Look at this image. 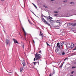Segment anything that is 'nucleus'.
Here are the masks:
<instances>
[{
  "mask_svg": "<svg viewBox=\"0 0 76 76\" xmlns=\"http://www.w3.org/2000/svg\"><path fill=\"white\" fill-rule=\"evenodd\" d=\"M41 55L38 54V53H36L35 55V58L36 60H39L41 58Z\"/></svg>",
  "mask_w": 76,
  "mask_h": 76,
  "instance_id": "nucleus-1",
  "label": "nucleus"
},
{
  "mask_svg": "<svg viewBox=\"0 0 76 76\" xmlns=\"http://www.w3.org/2000/svg\"><path fill=\"white\" fill-rule=\"evenodd\" d=\"M57 48H56V50H55V51L56 53H57L58 52V51H59V49L58 48H60V43L58 42L57 44V46H56Z\"/></svg>",
  "mask_w": 76,
  "mask_h": 76,
  "instance_id": "nucleus-2",
  "label": "nucleus"
},
{
  "mask_svg": "<svg viewBox=\"0 0 76 76\" xmlns=\"http://www.w3.org/2000/svg\"><path fill=\"white\" fill-rule=\"evenodd\" d=\"M42 21L45 23L46 24H47V25L48 26H51V25L50 24L48 23L47 22L45 19H44V18H42Z\"/></svg>",
  "mask_w": 76,
  "mask_h": 76,
  "instance_id": "nucleus-3",
  "label": "nucleus"
},
{
  "mask_svg": "<svg viewBox=\"0 0 76 76\" xmlns=\"http://www.w3.org/2000/svg\"><path fill=\"white\" fill-rule=\"evenodd\" d=\"M49 19L50 20H49V22H50V24H51V25H53V23L54 22V21L52 20H51L50 18H49Z\"/></svg>",
  "mask_w": 76,
  "mask_h": 76,
  "instance_id": "nucleus-4",
  "label": "nucleus"
},
{
  "mask_svg": "<svg viewBox=\"0 0 76 76\" xmlns=\"http://www.w3.org/2000/svg\"><path fill=\"white\" fill-rule=\"evenodd\" d=\"M22 29L23 31V32L24 33L25 38H26V31H25V29H24V28H23V27H22Z\"/></svg>",
  "mask_w": 76,
  "mask_h": 76,
  "instance_id": "nucleus-5",
  "label": "nucleus"
},
{
  "mask_svg": "<svg viewBox=\"0 0 76 76\" xmlns=\"http://www.w3.org/2000/svg\"><path fill=\"white\" fill-rule=\"evenodd\" d=\"M69 25H72V26H76V23H69Z\"/></svg>",
  "mask_w": 76,
  "mask_h": 76,
  "instance_id": "nucleus-6",
  "label": "nucleus"
},
{
  "mask_svg": "<svg viewBox=\"0 0 76 76\" xmlns=\"http://www.w3.org/2000/svg\"><path fill=\"white\" fill-rule=\"evenodd\" d=\"M13 41H14V43L15 44H19L18 42V41L15 39H13Z\"/></svg>",
  "mask_w": 76,
  "mask_h": 76,
  "instance_id": "nucleus-7",
  "label": "nucleus"
},
{
  "mask_svg": "<svg viewBox=\"0 0 76 76\" xmlns=\"http://www.w3.org/2000/svg\"><path fill=\"white\" fill-rule=\"evenodd\" d=\"M70 47L71 48H73L74 47V44H73V43H71Z\"/></svg>",
  "mask_w": 76,
  "mask_h": 76,
  "instance_id": "nucleus-8",
  "label": "nucleus"
},
{
  "mask_svg": "<svg viewBox=\"0 0 76 76\" xmlns=\"http://www.w3.org/2000/svg\"><path fill=\"white\" fill-rule=\"evenodd\" d=\"M6 43L7 44V45L8 44H9V41H10L9 40H8V39H6Z\"/></svg>",
  "mask_w": 76,
  "mask_h": 76,
  "instance_id": "nucleus-9",
  "label": "nucleus"
},
{
  "mask_svg": "<svg viewBox=\"0 0 76 76\" xmlns=\"http://www.w3.org/2000/svg\"><path fill=\"white\" fill-rule=\"evenodd\" d=\"M21 44L22 46L23 47V48H24V44H23V42H21Z\"/></svg>",
  "mask_w": 76,
  "mask_h": 76,
  "instance_id": "nucleus-10",
  "label": "nucleus"
},
{
  "mask_svg": "<svg viewBox=\"0 0 76 76\" xmlns=\"http://www.w3.org/2000/svg\"><path fill=\"white\" fill-rule=\"evenodd\" d=\"M22 64L24 67V66H26V64H25V63L24 62H22Z\"/></svg>",
  "mask_w": 76,
  "mask_h": 76,
  "instance_id": "nucleus-11",
  "label": "nucleus"
},
{
  "mask_svg": "<svg viewBox=\"0 0 76 76\" xmlns=\"http://www.w3.org/2000/svg\"><path fill=\"white\" fill-rule=\"evenodd\" d=\"M56 23H60V20H58L56 21Z\"/></svg>",
  "mask_w": 76,
  "mask_h": 76,
  "instance_id": "nucleus-12",
  "label": "nucleus"
},
{
  "mask_svg": "<svg viewBox=\"0 0 76 76\" xmlns=\"http://www.w3.org/2000/svg\"><path fill=\"white\" fill-rule=\"evenodd\" d=\"M20 72H22V71L23 70V68L21 67L20 69Z\"/></svg>",
  "mask_w": 76,
  "mask_h": 76,
  "instance_id": "nucleus-13",
  "label": "nucleus"
},
{
  "mask_svg": "<svg viewBox=\"0 0 76 76\" xmlns=\"http://www.w3.org/2000/svg\"><path fill=\"white\" fill-rule=\"evenodd\" d=\"M63 64H62L61 65V66H59V68H62V67H63Z\"/></svg>",
  "mask_w": 76,
  "mask_h": 76,
  "instance_id": "nucleus-14",
  "label": "nucleus"
},
{
  "mask_svg": "<svg viewBox=\"0 0 76 76\" xmlns=\"http://www.w3.org/2000/svg\"><path fill=\"white\" fill-rule=\"evenodd\" d=\"M60 26L57 25V26H54V28H58Z\"/></svg>",
  "mask_w": 76,
  "mask_h": 76,
  "instance_id": "nucleus-15",
  "label": "nucleus"
},
{
  "mask_svg": "<svg viewBox=\"0 0 76 76\" xmlns=\"http://www.w3.org/2000/svg\"><path fill=\"white\" fill-rule=\"evenodd\" d=\"M58 54H60V55H61V54H62V52L61 51L59 52H58Z\"/></svg>",
  "mask_w": 76,
  "mask_h": 76,
  "instance_id": "nucleus-16",
  "label": "nucleus"
},
{
  "mask_svg": "<svg viewBox=\"0 0 76 76\" xmlns=\"http://www.w3.org/2000/svg\"><path fill=\"white\" fill-rule=\"evenodd\" d=\"M59 49H60V50H62V49H63V46H61Z\"/></svg>",
  "mask_w": 76,
  "mask_h": 76,
  "instance_id": "nucleus-17",
  "label": "nucleus"
},
{
  "mask_svg": "<svg viewBox=\"0 0 76 76\" xmlns=\"http://www.w3.org/2000/svg\"><path fill=\"white\" fill-rule=\"evenodd\" d=\"M62 55H64V54H65V53L63 51L62 52Z\"/></svg>",
  "mask_w": 76,
  "mask_h": 76,
  "instance_id": "nucleus-18",
  "label": "nucleus"
},
{
  "mask_svg": "<svg viewBox=\"0 0 76 76\" xmlns=\"http://www.w3.org/2000/svg\"><path fill=\"white\" fill-rule=\"evenodd\" d=\"M72 69H75V68H76V66H73L72 67Z\"/></svg>",
  "mask_w": 76,
  "mask_h": 76,
  "instance_id": "nucleus-19",
  "label": "nucleus"
},
{
  "mask_svg": "<svg viewBox=\"0 0 76 76\" xmlns=\"http://www.w3.org/2000/svg\"><path fill=\"white\" fill-rule=\"evenodd\" d=\"M63 44H64V43H63V42L61 43V46H63Z\"/></svg>",
  "mask_w": 76,
  "mask_h": 76,
  "instance_id": "nucleus-20",
  "label": "nucleus"
},
{
  "mask_svg": "<svg viewBox=\"0 0 76 76\" xmlns=\"http://www.w3.org/2000/svg\"><path fill=\"white\" fill-rule=\"evenodd\" d=\"M53 76V74H52V73H50L49 75V76Z\"/></svg>",
  "mask_w": 76,
  "mask_h": 76,
  "instance_id": "nucleus-21",
  "label": "nucleus"
},
{
  "mask_svg": "<svg viewBox=\"0 0 76 76\" xmlns=\"http://www.w3.org/2000/svg\"><path fill=\"white\" fill-rule=\"evenodd\" d=\"M40 35H42V31H40Z\"/></svg>",
  "mask_w": 76,
  "mask_h": 76,
  "instance_id": "nucleus-22",
  "label": "nucleus"
},
{
  "mask_svg": "<svg viewBox=\"0 0 76 76\" xmlns=\"http://www.w3.org/2000/svg\"><path fill=\"white\" fill-rule=\"evenodd\" d=\"M53 74H54V73H55V70H53Z\"/></svg>",
  "mask_w": 76,
  "mask_h": 76,
  "instance_id": "nucleus-23",
  "label": "nucleus"
},
{
  "mask_svg": "<svg viewBox=\"0 0 76 76\" xmlns=\"http://www.w3.org/2000/svg\"><path fill=\"white\" fill-rule=\"evenodd\" d=\"M54 13H58V12L57 11H54Z\"/></svg>",
  "mask_w": 76,
  "mask_h": 76,
  "instance_id": "nucleus-24",
  "label": "nucleus"
},
{
  "mask_svg": "<svg viewBox=\"0 0 76 76\" xmlns=\"http://www.w3.org/2000/svg\"><path fill=\"white\" fill-rule=\"evenodd\" d=\"M68 60V58H66L64 59V61H65L66 60Z\"/></svg>",
  "mask_w": 76,
  "mask_h": 76,
  "instance_id": "nucleus-25",
  "label": "nucleus"
},
{
  "mask_svg": "<svg viewBox=\"0 0 76 76\" xmlns=\"http://www.w3.org/2000/svg\"><path fill=\"white\" fill-rule=\"evenodd\" d=\"M46 44L47 45H49V46H50V45H49V44H48V43L47 42H46Z\"/></svg>",
  "mask_w": 76,
  "mask_h": 76,
  "instance_id": "nucleus-26",
  "label": "nucleus"
},
{
  "mask_svg": "<svg viewBox=\"0 0 76 76\" xmlns=\"http://www.w3.org/2000/svg\"><path fill=\"white\" fill-rule=\"evenodd\" d=\"M49 17L50 18L49 19H53V18L51 17H50V16H49Z\"/></svg>",
  "mask_w": 76,
  "mask_h": 76,
  "instance_id": "nucleus-27",
  "label": "nucleus"
},
{
  "mask_svg": "<svg viewBox=\"0 0 76 76\" xmlns=\"http://www.w3.org/2000/svg\"><path fill=\"white\" fill-rule=\"evenodd\" d=\"M44 7H45V8H47V6H46L44 5Z\"/></svg>",
  "mask_w": 76,
  "mask_h": 76,
  "instance_id": "nucleus-28",
  "label": "nucleus"
},
{
  "mask_svg": "<svg viewBox=\"0 0 76 76\" xmlns=\"http://www.w3.org/2000/svg\"><path fill=\"white\" fill-rule=\"evenodd\" d=\"M28 21L31 24L32 23H31V21H29V20L28 19Z\"/></svg>",
  "mask_w": 76,
  "mask_h": 76,
  "instance_id": "nucleus-29",
  "label": "nucleus"
},
{
  "mask_svg": "<svg viewBox=\"0 0 76 76\" xmlns=\"http://www.w3.org/2000/svg\"><path fill=\"white\" fill-rule=\"evenodd\" d=\"M34 7H35V8H36V9H37V6H36V5H35V6H34Z\"/></svg>",
  "mask_w": 76,
  "mask_h": 76,
  "instance_id": "nucleus-30",
  "label": "nucleus"
},
{
  "mask_svg": "<svg viewBox=\"0 0 76 76\" xmlns=\"http://www.w3.org/2000/svg\"><path fill=\"white\" fill-rule=\"evenodd\" d=\"M76 50V47H75V48L73 49V50Z\"/></svg>",
  "mask_w": 76,
  "mask_h": 76,
  "instance_id": "nucleus-31",
  "label": "nucleus"
},
{
  "mask_svg": "<svg viewBox=\"0 0 76 76\" xmlns=\"http://www.w3.org/2000/svg\"><path fill=\"white\" fill-rule=\"evenodd\" d=\"M65 34V33L64 32L62 33V35H64V34Z\"/></svg>",
  "mask_w": 76,
  "mask_h": 76,
  "instance_id": "nucleus-32",
  "label": "nucleus"
},
{
  "mask_svg": "<svg viewBox=\"0 0 76 76\" xmlns=\"http://www.w3.org/2000/svg\"><path fill=\"white\" fill-rule=\"evenodd\" d=\"M33 63L34 64V65H35V64H36L35 63H36V62H33Z\"/></svg>",
  "mask_w": 76,
  "mask_h": 76,
  "instance_id": "nucleus-33",
  "label": "nucleus"
},
{
  "mask_svg": "<svg viewBox=\"0 0 76 76\" xmlns=\"http://www.w3.org/2000/svg\"><path fill=\"white\" fill-rule=\"evenodd\" d=\"M67 2V1H63V2H64V3H65V2Z\"/></svg>",
  "mask_w": 76,
  "mask_h": 76,
  "instance_id": "nucleus-34",
  "label": "nucleus"
},
{
  "mask_svg": "<svg viewBox=\"0 0 76 76\" xmlns=\"http://www.w3.org/2000/svg\"><path fill=\"white\" fill-rule=\"evenodd\" d=\"M73 2H70L71 4H73Z\"/></svg>",
  "mask_w": 76,
  "mask_h": 76,
  "instance_id": "nucleus-35",
  "label": "nucleus"
},
{
  "mask_svg": "<svg viewBox=\"0 0 76 76\" xmlns=\"http://www.w3.org/2000/svg\"><path fill=\"white\" fill-rule=\"evenodd\" d=\"M74 71H72L71 72V74H73V73H74Z\"/></svg>",
  "mask_w": 76,
  "mask_h": 76,
  "instance_id": "nucleus-36",
  "label": "nucleus"
},
{
  "mask_svg": "<svg viewBox=\"0 0 76 76\" xmlns=\"http://www.w3.org/2000/svg\"><path fill=\"white\" fill-rule=\"evenodd\" d=\"M39 53H41V50H40Z\"/></svg>",
  "mask_w": 76,
  "mask_h": 76,
  "instance_id": "nucleus-37",
  "label": "nucleus"
},
{
  "mask_svg": "<svg viewBox=\"0 0 76 76\" xmlns=\"http://www.w3.org/2000/svg\"><path fill=\"white\" fill-rule=\"evenodd\" d=\"M36 60V58H34V61H35Z\"/></svg>",
  "mask_w": 76,
  "mask_h": 76,
  "instance_id": "nucleus-38",
  "label": "nucleus"
},
{
  "mask_svg": "<svg viewBox=\"0 0 76 76\" xmlns=\"http://www.w3.org/2000/svg\"><path fill=\"white\" fill-rule=\"evenodd\" d=\"M55 0H51V1H55Z\"/></svg>",
  "mask_w": 76,
  "mask_h": 76,
  "instance_id": "nucleus-39",
  "label": "nucleus"
},
{
  "mask_svg": "<svg viewBox=\"0 0 76 76\" xmlns=\"http://www.w3.org/2000/svg\"><path fill=\"white\" fill-rule=\"evenodd\" d=\"M33 41L34 42V43H35V41H34V40H33Z\"/></svg>",
  "mask_w": 76,
  "mask_h": 76,
  "instance_id": "nucleus-40",
  "label": "nucleus"
},
{
  "mask_svg": "<svg viewBox=\"0 0 76 76\" xmlns=\"http://www.w3.org/2000/svg\"><path fill=\"white\" fill-rule=\"evenodd\" d=\"M2 1H4V0H1Z\"/></svg>",
  "mask_w": 76,
  "mask_h": 76,
  "instance_id": "nucleus-41",
  "label": "nucleus"
},
{
  "mask_svg": "<svg viewBox=\"0 0 76 76\" xmlns=\"http://www.w3.org/2000/svg\"><path fill=\"white\" fill-rule=\"evenodd\" d=\"M58 15L57 14H55V16H57Z\"/></svg>",
  "mask_w": 76,
  "mask_h": 76,
  "instance_id": "nucleus-42",
  "label": "nucleus"
},
{
  "mask_svg": "<svg viewBox=\"0 0 76 76\" xmlns=\"http://www.w3.org/2000/svg\"><path fill=\"white\" fill-rule=\"evenodd\" d=\"M33 4V5L34 6L35 5V4Z\"/></svg>",
  "mask_w": 76,
  "mask_h": 76,
  "instance_id": "nucleus-43",
  "label": "nucleus"
},
{
  "mask_svg": "<svg viewBox=\"0 0 76 76\" xmlns=\"http://www.w3.org/2000/svg\"><path fill=\"white\" fill-rule=\"evenodd\" d=\"M32 13H33V14H34V15H35V14H34V12H32Z\"/></svg>",
  "mask_w": 76,
  "mask_h": 76,
  "instance_id": "nucleus-44",
  "label": "nucleus"
},
{
  "mask_svg": "<svg viewBox=\"0 0 76 76\" xmlns=\"http://www.w3.org/2000/svg\"><path fill=\"white\" fill-rule=\"evenodd\" d=\"M61 25V23H59V25Z\"/></svg>",
  "mask_w": 76,
  "mask_h": 76,
  "instance_id": "nucleus-45",
  "label": "nucleus"
},
{
  "mask_svg": "<svg viewBox=\"0 0 76 76\" xmlns=\"http://www.w3.org/2000/svg\"><path fill=\"white\" fill-rule=\"evenodd\" d=\"M43 16L44 17V18H46V17L45 16Z\"/></svg>",
  "mask_w": 76,
  "mask_h": 76,
  "instance_id": "nucleus-46",
  "label": "nucleus"
},
{
  "mask_svg": "<svg viewBox=\"0 0 76 76\" xmlns=\"http://www.w3.org/2000/svg\"><path fill=\"white\" fill-rule=\"evenodd\" d=\"M42 16H44V15H43V14H42Z\"/></svg>",
  "mask_w": 76,
  "mask_h": 76,
  "instance_id": "nucleus-47",
  "label": "nucleus"
},
{
  "mask_svg": "<svg viewBox=\"0 0 76 76\" xmlns=\"http://www.w3.org/2000/svg\"><path fill=\"white\" fill-rule=\"evenodd\" d=\"M73 75H70V76H73Z\"/></svg>",
  "mask_w": 76,
  "mask_h": 76,
  "instance_id": "nucleus-48",
  "label": "nucleus"
},
{
  "mask_svg": "<svg viewBox=\"0 0 76 76\" xmlns=\"http://www.w3.org/2000/svg\"><path fill=\"white\" fill-rule=\"evenodd\" d=\"M36 16V17H37V16L36 15H35H35H34Z\"/></svg>",
  "mask_w": 76,
  "mask_h": 76,
  "instance_id": "nucleus-49",
  "label": "nucleus"
},
{
  "mask_svg": "<svg viewBox=\"0 0 76 76\" xmlns=\"http://www.w3.org/2000/svg\"><path fill=\"white\" fill-rule=\"evenodd\" d=\"M37 18H39V17H38V16H37Z\"/></svg>",
  "mask_w": 76,
  "mask_h": 76,
  "instance_id": "nucleus-50",
  "label": "nucleus"
},
{
  "mask_svg": "<svg viewBox=\"0 0 76 76\" xmlns=\"http://www.w3.org/2000/svg\"><path fill=\"white\" fill-rule=\"evenodd\" d=\"M30 11H31V12L32 13V12H32V11H31V10H30Z\"/></svg>",
  "mask_w": 76,
  "mask_h": 76,
  "instance_id": "nucleus-51",
  "label": "nucleus"
},
{
  "mask_svg": "<svg viewBox=\"0 0 76 76\" xmlns=\"http://www.w3.org/2000/svg\"><path fill=\"white\" fill-rule=\"evenodd\" d=\"M64 62H63L62 64H64Z\"/></svg>",
  "mask_w": 76,
  "mask_h": 76,
  "instance_id": "nucleus-52",
  "label": "nucleus"
},
{
  "mask_svg": "<svg viewBox=\"0 0 76 76\" xmlns=\"http://www.w3.org/2000/svg\"><path fill=\"white\" fill-rule=\"evenodd\" d=\"M10 73H12V72H10Z\"/></svg>",
  "mask_w": 76,
  "mask_h": 76,
  "instance_id": "nucleus-53",
  "label": "nucleus"
},
{
  "mask_svg": "<svg viewBox=\"0 0 76 76\" xmlns=\"http://www.w3.org/2000/svg\"><path fill=\"white\" fill-rule=\"evenodd\" d=\"M29 64L31 65V64Z\"/></svg>",
  "mask_w": 76,
  "mask_h": 76,
  "instance_id": "nucleus-54",
  "label": "nucleus"
},
{
  "mask_svg": "<svg viewBox=\"0 0 76 76\" xmlns=\"http://www.w3.org/2000/svg\"><path fill=\"white\" fill-rule=\"evenodd\" d=\"M76 15V14H75V15Z\"/></svg>",
  "mask_w": 76,
  "mask_h": 76,
  "instance_id": "nucleus-55",
  "label": "nucleus"
},
{
  "mask_svg": "<svg viewBox=\"0 0 76 76\" xmlns=\"http://www.w3.org/2000/svg\"><path fill=\"white\" fill-rule=\"evenodd\" d=\"M31 19H32V18H31Z\"/></svg>",
  "mask_w": 76,
  "mask_h": 76,
  "instance_id": "nucleus-56",
  "label": "nucleus"
},
{
  "mask_svg": "<svg viewBox=\"0 0 76 76\" xmlns=\"http://www.w3.org/2000/svg\"><path fill=\"white\" fill-rule=\"evenodd\" d=\"M73 30H74V29H73Z\"/></svg>",
  "mask_w": 76,
  "mask_h": 76,
  "instance_id": "nucleus-57",
  "label": "nucleus"
},
{
  "mask_svg": "<svg viewBox=\"0 0 76 76\" xmlns=\"http://www.w3.org/2000/svg\"><path fill=\"white\" fill-rule=\"evenodd\" d=\"M69 45H70V44H69Z\"/></svg>",
  "mask_w": 76,
  "mask_h": 76,
  "instance_id": "nucleus-58",
  "label": "nucleus"
}]
</instances>
